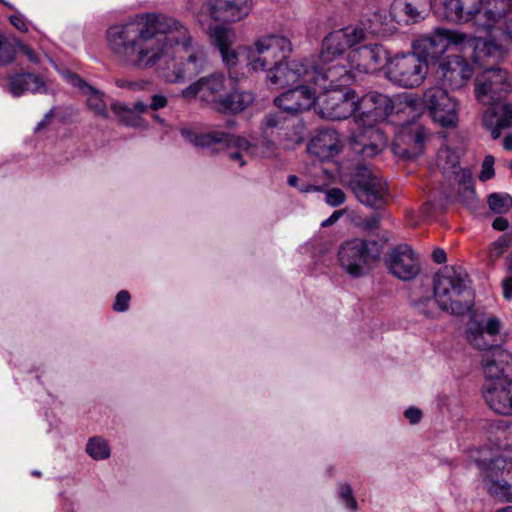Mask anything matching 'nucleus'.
<instances>
[{"mask_svg":"<svg viewBox=\"0 0 512 512\" xmlns=\"http://www.w3.org/2000/svg\"><path fill=\"white\" fill-rule=\"evenodd\" d=\"M460 186L463 187L465 192L470 196L474 195L473 181L469 172H464L459 180Z\"/></svg>","mask_w":512,"mask_h":512,"instance_id":"864d4df0","label":"nucleus"},{"mask_svg":"<svg viewBox=\"0 0 512 512\" xmlns=\"http://www.w3.org/2000/svg\"><path fill=\"white\" fill-rule=\"evenodd\" d=\"M339 134L331 128L319 129L307 145L308 152L320 161L333 159L341 150Z\"/></svg>","mask_w":512,"mask_h":512,"instance_id":"5701e85b","label":"nucleus"},{"mask_svg":"<svg viewBox=\"0 0 512 512\" xmlns=\"http://www.w3.org/2000/svg\"><path fill=\"white\" fill-rule=\"evenodd\" d=\"M275 136H266L262 133V138L257 142L256 146L263 157H272L277 150V144L273 140Z\"/></svg>","mask_w":512,"mask_h":512,"instance_id":"a18cd8bd","label":"nucleus"},{"mask_svg":"<svg viewBox=\"0 0 512 512\" xmlns=\"http://www.w3.org/2000/svg\"><path fill=\"white\" fill-rule=\"evenodd\" d=\"M85 451L94 460H105L111 454L107 441L100 436L89 438Z\"/></svg>","mask_w":512,"mask_h":512,"instance_id":"58836bf2","label":"nucleus"},{"mask_svg":"<svg viewBox=\"0 0 512 512\" xmlns=\"http://www.w3.org/2000/svg\"><path fill=\"white\" fill-rule=\"evenodd\" d=\"M482 395L487 405L500 415H512V380L504 379L494 386L488 382L482 386Z\"/></svg>","mask_w":512,"mask_h":512,"instance_id":"4be33fe9","label":"nucleus"},{"mask_svg":"<svg viewBox=\"0 0 512 512\" xmlns=\"http://www.w3.org/2000/svg\"><path fill=\"white\" fill-rule=\"evenodd\" d=\"M272 66L266 71L268 84L272 89L285 88L302 81L311 85H324L329 74L326 66Z\"/></svg>","mask_w":512,"mask_h":512,"instance_id":"9d476101","label":"nucleus"},{"mask_svg":"<svg viewBox=\"0 0 512 512\" xmlns=\"http://www.w3.org/2000/svg\"><path fill=\"white\" fill-rule=\"evenodd\" d=\"M285 111H276L267 113L261 121V131L266 136H275V138L279 135V132L285 130L288 127L290 121L293 117L285 115Z\"/></svg>","mask_w":512,"mask_h":512,"instance_id":"c9c22d12","label":"nucleus"},{"mask_svg":"<svg viewBox=\"0 0 512 512\" xmlns=\"http://www.w3.org/2000/svg\"><path fill=\"white\" fill-rule=\"evenodd\" d=\"M349 64H369L382 63L392 64L394 56L380 44L362 45L360 47L349 50L347 55Z\"/></svg>","mask_w":512,"mask_h":512,"instance_id":"cd10ccee","label":"nucleus"},{"mask_svg":"<svg viewBox=\"0 0 512 512\" xmlns=\"http://www.w3.org/2000/svg\"><path fill=\"white\" fill-rule=\"evenodd\" d=\"M343 215L342 211H334L327 219L322 221L321 226L322 227H328L336 223L340 217Z\"/></svg>","mask_w":512,"mask_h":512,"instance_id":"052dcab7","label":"nucleus"},{"mask_svg":"<svg viewBox=\"0 0 512 512\" xmlns=\"http://www.w3.org/2000/svg\"><path fill=\"white\" fill-rule=\"evenodd\" d=\"M15 52L19 55L24 56L27 61L33 64H37L41 61L37 53L31 47L27 46L20 40H15Z\"/></svg>","mask_w":512,"mask_h":512,"instance_id":"49530a36","label":"nucleus"},{"mask_svg":"<svg viewBox=\"0 0 512 512\" xmlns=\"http://www.w3.org/2000/svg\"><path fill=\"white\" fill-rule=\"evenodd\" d=\"M404 416L410 424H418L422 418V411L416 407H409L405 410Z\"/></svg>","mask_w":512,"mask_h":512,"instance_id":"603ef678","label":"nucleus"},{"mask_svg":"<svg viewBox=\"0 0 512 512\" xmlns=\"http://www.w3.org/2000/svg\"><path fill=\"white\" fill-rule=\"evenodd\" d=\"M432 259L437 264H443L447 260L446 252L443 249L437 248L432 253Z\"/></svg>","mask_w":512,"mask_h":512,"instance_id":"bf43d9fd","label":"nucleus"},{"mask_svg":"<svg viewBox=\"0 0 512 512\" xmlns=\"http://www.w3.org/2000/svg\"><path fill=\"white\" fill-rule=\"evenodd\" d=\"M167 105V99L163 95L155 94L152 96L151 103L149 107L156 111L159 110Z\"/></svg>","mask_w":512,"mask_h":512,"instance_id":"5fc2aeb1","label":"nucleus"},{"mask_svg":"<svg viewBox=\"0 0 512 512\" xmlns=\"http://www.w3.org/2000/svg\"><path fill=\"white\" fill-rule=\"evenodd\" d=\"M354 225L356 228L361 230L364 233H373L375 232L381 222V216L379 213H372L368 216H355L354 217Z\"/></svg>","mask_w":512,"mask_h":512,"instance_id":"a19ab883","label":"nucleus"},{"mask_svg":"<svg viewBox=\"0 0 512 512\" xmlns=\"http://www.w3.org/2000/svg\"><path fill=\"white\" fill-rule=\"evenodd\" d=\"M482 470L489 494L500 501L512 502V459L492 458Z\"/></svg>","mask_w":512,"mask_h":512,"instance_id":"ddd939ff","label":"nucleus"},{"mask_svg":"<svg viewBox=\"0 0 512 512\" xmlns=\"http://www.w3.org/2000/svg\"><path fill=\"white\" fill-rule=\"evenodd\" d=\"M503 146L506 150H512V134H508L504 137Z\"/></svg>","mask_w":512,"mask_h":512,"instance_id":"69168bd1","label":"nucleus"},{"mask_svg":"<svg viewBox=\"0 0 512 512\" xmlns=\"http://www.w3.org/2000/svg\"><path fill=\"white\" fill-rule=\"evenodd\" d=\"M362 107L368 108L362 111L361 120L368 121L383 120L393 113V101L385 94L382 93H369L362 99L360 98V109Z\"/></svg>","mask_w":512,"mask_h":512,"instance_id":"bb28decb","label":"nucleus"},{"mask_svg":"<svg viewBox=\"0 0 512 512\" xmlns=\"http://www.w3.org/2000/svg\"><path fill=\"white\" fill-rule=\"evenodd\" d=\"M474 66H437L436 78L440 87L452 90L460 89L474 75Z\"/></svg>","mask_w":512,"mask_h":512,"instance_id":"c756f323","label":"nucleus"},{"mask_svg":"<svg viewBox=\"0 0 512 512\" xmlns=\"http://www.w3.org/2000/svg\"><path fill=\"white\" fill-rule=\"evenodd\" d=\"M347 66H326L329 74L324 85H314L318 96L319 113L330 120L347 119L360 110V97L350 87L355 81L354 73Z\"/></svg>","mask_w":512,"mask_h":512,"instance_id":"39448f33","label":"nucleus"},{"mask_svg":"<svg viewBox=\"0 0 512 512\" xmlns=\"http://www.w3.org/2000/svg\"><path fill=\"white\" fill-rule=\"evenodd\" d=\"M254 95L251 92L233 91L219 99H213L214 108L219 112H241L251 105L254 101Z\"/></svg>","mask_w":512,"mask_h":512,"instance_id":"2f4dec72","label":"nucleus"},{"mask_svg":"<svg viewBox=\"0 0 512 512\" xmlns=\"http://www.w3.org/2000/svg\"><path fill=\"white\" fill-rule=\"evenodd\" d=\"M347 185L363 205L381 209L387 203V183L364 165H357L347 180Z\"/></svg>","mask_w":512,"mask_h":512,"instance_id":"1a4fd4ad","label":"nucleus"},{"mask_svg":"<svg viewBox=\"0 0 512 512\" xmlns=\"http://www.w3.org/2000/svg\"><path fill=\"white\" fill-rule=\"evenodd\" d=\"M338 501L351 512L358 510V503L349 483H340L337 491Z\"/></svg>","mask_w":512,"mask_h":512,"instance_id":"79ce46f5","label":"nucleus"},{"mask_svg":"<svg viewBox=\"0 0 512 512\" xmlns=\"http://www.w3.org/2000/svg\"><path fill=\"white\" fill-rule=\"evenodd\" d=\"M225 78L222 74H213L207 78H201L198 81L186 87L182 94L185 98H191L198 93H202V97L213 103V99H219L221 92L225 88Z\"/></svg>","mask_w":512,"mask_h":512,"instance_id":"c85d7f7f","label":"nucleus"},{"mask_svg":"<svg viewBox=\"0 0 512 512\" xmlns=\"http://www.w3.org/2000/svg\"><path fill=\"white\" fill-rule=\"evenodd\" d=\"M435 297L432 298L431 296H421L418 299L411 298L410 304L411 306L417 310L420 314H423L426 317H433L434 315V302Z\"/></svg>","mask_w":512,"mask_h":512,"instance_id":"c03bdc74","label":"nucleus"},{"mask_svg":"<svg viewBox=\"0 0 512 512\" xmlns=\"http://www.w3.org/2000/svg\"><path fill=\"white\" fill-rule=\"evenodd\" d=\"M489 208L495 214H505L512 208V197L508 193H492L487 200Z\"/></svg>","mask_w":512,"mask_h":512,"instance_id":"ea45409f","label":"nucleus"},{"mask_svg":"<svg viewBox=\"0 0 512 512\" xmlns=\"http://www.w3.org/2000/svg\"><path fill=\"white\" fill-rule=\"evenodd\" d=\"M10 23L20 32L27 33L29 31V23L26 17L19 11L9 16Z\"/></svg>","mask_w":512,"mask_h":512,"instance_id":"3c124183","label":"nucleus"},{"mask_svg":"<svg viewBox=\"0 0 512 512\" xmlns=\"http://www.w3.org/2000/svg\"><path fill=\"white\" fill-rule=\"evenodd\" d=\"M385 265L393 276L402 281L414 279L421 270L417 255L407 244L393 247L385 259Z\"/></svg>","mask_w":512,"mask_h":512,"instance_id":"dca6fc26","label":"nucleus"},{"mask_svg":"<svg viewBox=\"0 0 512 512\" xmlns=\"http://www.w3.org/2000/svg\"><path fill=\"white\" fill-rule=\"evenodd\" d=\"M251 0H208L206 11L215 21L237 22L249 15Z\"/></svg>","mask_w":512,"mask_h":512,"instance_id":"aec40b11","label":"nucleus"},{"mask_svg":"<svg viewBox=\"0 0 512 512\" xmlns=\"http://www.w3.org/2000/svg\"><path fill=\"white\" fill-rule=\"evenodd\" d=\"M119 87H127L131 90H141L146 85V82H133V81H117Z\"/></svg>","mask_w":512,"mask_h":512,"instance_id":"4d7b16f0","label":"nucleus"},{"mask_svg":"<svg viewBox=\"0 0 512 512\" xmlns=\"http://www.w3.org/2000/svg\"><path fill=\"white\" fill-rule=\"evenodd\" d=\"M383 245L376 240L353 238L343 242L338 250L340 267L352 278L368 275L380 260Z\"/></svg>","mask_w":512,"mask_h":512,"instance_id":"0eeeda50","label":"nucleus"},{"mask_svg":"<svg viewBox=\"0 0 512 512\" xmlns=\"http://www.w3.org/2000/svg\"><path fill=\"white\" fill-rule=\"evenodd\" d=\"M478 51L487 58L502 59L503 50L492 40L480 41L464 33L438 28L432 35L417 38L409 52L394 55L396 61L413 58L418 64H469L460 53L465 50ZM480 55L474 64H479Z\"/></svg>","mask_w":512,"mask_h":512,"instance_id":"f03ea898","label":"nucleus"},{"mask_svg":"<svg viewBox=\"0 0 512 512\" xmlns=\"http://www.w3.org/2000/svg\"><path fill=\"white\" fill-rule=\"evenodd\" d=\"M110 108L119 117H121L123 113L128 112L125 105L116 101L110 103Z\"/></svg>","mask_w":512,"mask_h":512,"instance_id":"e2e57ef3","label":"nucleus"},{"mask_svg":"<svg viewBox=\"0 0 512 512\" xmlns=\"http://www.w3.org/2000/svg\"><path fill=\"white\" fill-rule=\"evenodd\" d=\"M433 293L439 308L464 315L473 307L474 293L466 271L460 266H446L433 278Z\"/></svg>","mask_w":512,"mask_h":512,"instance_id":"423d86ee","label":"nucleus"},{"mask_svg":"<svg viewBox=\"0 0 512 512\" xmlns=\"http://www.w3.org/2000/svg\"><path fill=\"white\" fill-rule=\"evenodd\" d=\"M511 90L509 73L500 66H486L475 79V95L482 104L504 100Z\"/></svg>","mask_w":512,"mask_h":512,"instance_id":"9b49d317","label":"nucleus"},{"mask_svg":"<svg viewBox=\"0 0 512 512\" xmlns=\"http://www.w3.org/2000/svg\"><path fill=\"white\" fill-rule=\"evenodd\" d=\"M509 226V222L506 218L499 216L492 222V227L497 231H505Z\"/></svg>","mask_w":512,"mask_h":512,"instance_id":"13d9d810","label":"nucleus"},{"mask_svg":"<svg viewBox=\"0 0 512 512\" xmlns=\"http://www.w3.org/2000/svg\"><path fill=\"white\" fill-rule=\"evenodd\" d=\"M486 426H487L489 432H492L493 430H495L497 434L505 433L506 426L504 425L503 421L486 422L485 427Z\"/></svg>","mask_w":512,"mask_h":512,"instance_id":"6e6d98bb","label":"nucleus"},{"mask_svg":"<svg viewBox=\"0 0 512 512\" xmlns=\"http://www.w3.org/2000/svg\"><path fill=\"white\" fill-rule=\"evenodd\" d=\"M345 199L344 192L339 188H331L326 192V202L332 207L340 206Z\"/></svg>","mask_w":512,"mask_h":512,"instance_id":"09e8293b","label":"nucleus"},{"mask_svg":"<svg viewBox=\"0 0 512 512\" xmlns=\"http://www.w3.org/2000/svg\"><path fill=\"white\" fill-rule=\"evenodd\" d=\"M196 66H157L158 77L168 83H186L190 81L198 71Z\"/></svg>","mask_w":512,"mask_h":512,"instance_id":"f704fd0d","label":"nucleus"},{"mask_svg":"<svg viewBox=\"0 0 512 512\" xmlns=\"http://www.w3.org/2000/svg\"><path fill=\"white\" fill-rule=\"evenodd\" d=\"M425 130L418 122H410L400 127L393 144V153L406 160H412L424 151Z\"/></svg>","mask_w":512,"mask_h":512,"instance_id":"2eb2a0df","label":"nucleus"},{"mask_svg":"<svg viewBox=\"0 0 512 512\" xmlns=\"http://www.w3.org/2000/svg\"><path fill=\"white\" fill-rule=\"evenodd\" d=\"M368 33L366 29V24L364 21H361L356 24L348 25L339 30L333 31L330 33L331 41H343L347 48L354 49L355 45H358L360 42L366 39V34Z\"/></svg>","mask_w":512,"mask_h":512,"instance_id":"473e14b6","label":"nucleus"},{"mask_svg":"<svg viewBox=\"0 0 512 512\" xmlns=\"http://www.w3.org/2000/svg\"><path fill=\"white\" fill-rule=\"evenodd\" d=\"M436 14L455 24L473 21L489 36L501 31L512 43V14H509L508 0H443V6Z\"/></svg>","mask_w":512,"mask_h":512,"instance_id":"20e7f679","label":"nucleus"},{"mask_svg":"<svg viewBox=\"0 0 512 512\" xmlns=\"http://www.w3.org/2000/svg\"><path fill=\"white\" fill-rule=\"evenodd\" d=\"M317 89L311 84H299L275 97L274 104L287 114L295 115L309 110L316 100Z\"/></svg>","mask_w":512,"mask_h":512,"instance_id":"a211bd4d","label":"nucleus"},{"mask_svg":"<svg viewBox=\"0 0 512 512\" xmlns=\"http://www.w3.org/2000/svg\"><path fill=\"white\" fill-rule=\"evenodd\" d=\"M432 9V0H394L391 16L397 23L413 24L424 20Z\"/></svg>","mask_w":512,"mask_h":512,"instance_id":"b1692460","label":"nucleus"},{"mask_svg":"<svg viewBox=\"0 0 512 512\" xmlns=\"http://www.w3.org/2000/svg\"><path fill=\"white\" fill-rule=\"evenodd\" d=\"M180 133L197 148L209 149L213 153L225 151L230 160L238 162L239 167L246 164L245 155L252 153V144L247 139L224 131L197 132L191 128H182Z\"/></svg>","mask_w":512,"mask_h":512,"instance_id":"6e6552de","label":"nucleus"},{"mask_svg":"<svg viewBox=\"0 0 512 512\" xmlns=\"http://www.w3.org/2000/svg\"><path fill=\"white\" fill-rule=\"evenodd\" d=\"M488 106L483 115L484 126L490 131L493 139H498L502 130L512 127V103L495 101Z\"/></svg>","mask_w":512,"mask_h":512,"instance_id":"a878e982","label":"nucleus"},{"mask_svg":"<svg viewBox=\"0 0 512 512\" xmlns=\"http://www.w3.org/2000/svg\"><path fill=\"white\" fill-rule=\"evenodd\" d=\"M368 33L377 36H388L396 31L394 18L384 10L375 11L369 18L363 20Z\"/></svg>","mask_w":512,"mask_h":512,"instance_id":"72a5a7b5","label":"nucleus"},{"mask_svg":"<svg viewBox=\"0 0 512 512\" xmlns=\"http://www.w3.org/2000/svg\"><path fill=\"white\" fill-rule=\"evenodd\" d=\"M62 74L63 79L71 86L77 88L86 97V107L95 116L102 119L109 117L107 97L101 90L88 84L79 75L68 71L65 66H55Z\"/></svg>","mask_w":512,"mask_h":512,"instance_id":"f3484780","label":"nucleus"},{"mask_svg":"<svg viewBox=\"0 0 512 512\" xmlns=\"http://www.w3.org/2000/svg\"><path fill=\"white\" fill-rule=\"evenodd\" d=\"M429 66H381L379 72L393 84L413 88L419 86L429 72Z\"/></svg>","mask_w":512,"mask_h":512,"instance_id":"393cba45","label":"nucleus"},{"mask_svg":"<svg viewBox=\"0 0 512 512\" xmlns=\"http://www.w3.org/2000/svg\"><path fill=\"white\" fill-rule=\"evenodd\" d=\"M303 131L304 125L293 118L288 127H286L282 132H279L276 140L284 149L290 150L303 142Z\"/></svg>","mask_w":512,"mask_h":512,"instance_id":"e433bc0d","label":"nucleus"},{"mask_svg":"<svg viewBox=\"0 0 512 512\" xmlns=\"http://www.w3.org/2000/svg\"><path fill=\"white\" fill-rule=\"evenodd\" d=\"M501 322L495 316L486 317L474 315L468 325V340L479 350L499 346L494 338L500 332Z\"/></svg>","mask_w":512,"mask_h":512,"instance_id":"6ab92c4d","label":"nucleus"},{"mask_svg":"<svg viewBox=\"0 0 512 512\" xmlns=\"http://www.w3.org/2000/svg\"><path fill=\"white\" fill-rule=\"evenodd\" d=\"M129 302H130V294L126 290H121L117 293L114 303H113V309L116 312H125L129 308Z\"/></svg>","mask_w":512,"mask_h":512,"instance_id":"de8ad7c7","label":"nucleus"},{"mask_svg":"<svg viewBox=\"0 0 512 512\" xmlns=\"http://www.w3.org/2000/svg\"><path fill=\"white\" fill-rule=\"evenodd\" d=\"M481 365L485 375V381L494 383V386L502 383L504 379H510L504 374V364L512 361V355L501 346H494L491 349L483 350Z\"/></svg>","mask_w":512,"mask_h":512,"instance_id":"412c9836","label":"nucleus"},{"mask_svg":"<svg viewBox=\"0 0 512 512\" xmlns=\"http://www.w3.org/2000/svg\"><path fill=\"white\" fill-rule=\"evenodd\" d=\"M348 145L355 156L366 160L382 152L387 145V137L379 127L368 123L351 134Z\"/></svg>","mask_w":512,"mask_h":512,"instance_id":"4468645a","label":"nucleus"},{"mask_svg":"<svg viewBox=\"0 0 512 512\" xmlns=\"http://www.w3.org/2000/svg\"><path fill=\"white\" fill-rule=\"evenodd\" d=\"M494 162H495V159L491 155H487L484 158L483 163H482L481 173L479 176L481 181L489 180L494 176V174H495Z\"/></svg>","mask_w":512,"mask_h":512,"instance_id":"8fccbe9b","label":"nucleus"},{"mask_svg":"<svg viewBox=\"0 0 512 512\" xmlns=\"http://www.w3.org/2000/svg\"><path fill=\"white\" fill-rule=\"evenodd\" d=\"M422 103L431 118L445 128L458 123V102L442 87H431L424 91Z\"/></svg>","mask_w":512,"mask_h":512,"instance_id":"f8f14e48","label":"nucleus"},{"mask_svg":"<svg viewBox=\"0 0 512 512\" xmlns=\"http://www.w3.org/2000/svg\"><path fill=\"white\" fill-rule=\"evenodd\" d=\"M347 50L343 41H331L330 33L324 38L322 43V50L320 59L322 64H328L333 61L339 60Z\"/></svg>","mask_w":512,"mask_h":512,"instance_id":"4c0bfd02","label":"nucleus"},{"mask_svg":"<svg viewBox=\"0 0 512 512\" xmlns=\"http://www.w3.org/2000/svg\"><path fill=\"white\" fill-rule=\"evenodd\" d=\"M506 236H499L495 241L490 243L487 249V257L491 263L500 259L510 247Z\"/></svg>","mask_w":512,"mask_h":512,"instance_id":"37998d69","label":"nucleus"},{"mask_svg":"<svg viewBox=\"0 0 512 512\" xmlns=\"http://www.w3.org/2000/svg\"><path fill=\"white\" fill-rule=\"evenodd\" d=\"M8 92L13 97H19L26 92L46 93V83L36 74L30 72H22L11 75L8 78Z\"/></svg>","mask_w":512,"mask_h":512,"instance_id":"7c9ffc66","label":"nucleus"},{"mask_svg":"<svg viewBox=\"0 0 512 512\" xmlns=\"http://www.w3.org/2000/svg\"><path fill=\"white\" fill-rule=\"evenodd\" d=\"M148 105L143 102H137L134 106L135 110L139 113H144L148 109Z\"/></svg>","mask_w":512,"mask_h":512,"instance_id":"338daca9","label":"nucleus"},{"mask_svg":"<svg viewBox=\"0 0 512 512\" xmlns=\"http://www.w3.org/2000/svg\"><path fill=\"white\" fill-rule=\"evenodd\" d=\"M110 49L138 64H169L177 58L189 64L204 60L203 47L193 43L179 21L160 13H137L107 29Z\"/></svg>","mask_w":512,"mask_h":512,"instance_id":"f257e3e1","label":"nucleus"},{"mask_svg":"<svg viewBox=\"0 0 512 512\" xmlns=\"http://www.w3.org/2000/svg\"><path fill=\"white\" fill-rule=\"evenodd\" d=\"M299 178L296 175L288 176L287 183L292 187H298Z\"/></svg>","mask_w":512,"mask_h":512,"instance_id":"774afa93","label":"nucleus"},{"mask_svg":"<svg viewBox=\"0 0 512 512\" xmlns=\"http://www.w3.org/2000/svg\"><path fill=\"white\" fill-rule=\"evenodd\" d=\"M208 34L222 56L224 64H287L292 53L288 38L278 34L262 35L251 45L233 49V32L223 24L208 28Z\"/></svg>","mask_w":512,"mask_h":512,"instance_id":"7ed1b4c3","label":"nucleus"},{"mask_svg":"<svg viewBox=\"0 0 512 512\" xmlns=\"http://www.w3.org/2000/svg\"><path fill=\"white\" fill-rule=\"evenodd\" d=\"M503 295L504 298L510 300L512 298V278L503 280Z\"/></svg>","mask_w":512,"mask_h":512,"instance_id":"680f3d73","label":"nucleus"},{"mask_svg":"<svg viewBox=\"0 0 512 512\" xmlns=\"http://www.w3.org/2000/svg\"><path fill=\"white\" fill-rule=\"evenodd\" d=\"M50 115L51 113H47L44 118L36 125L35 131L38 132L42 130L44 127H46L50 122Z\"/></svg>","mask_w":512,"mask_h":512,"instance_id":"0e129e2a","label":"nucleus"}]
</instances>
